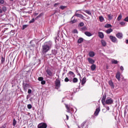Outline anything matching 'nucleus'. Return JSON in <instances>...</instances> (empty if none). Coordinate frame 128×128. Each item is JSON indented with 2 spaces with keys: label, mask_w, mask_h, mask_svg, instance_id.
Here are the masks:
<instances>
[{
  "label": "nucleus",
  "mask_w": 128,
  "mask_h": 128,
  "mask_svg": "<svg viewBox=\"0 0 128 128\" xmlns=\"http://www.w3.org/2000/svg\"><path fill=\"white\" fill-rule=\"evenodd\" d=\"M106 96H103L102 99V102L103 106H106V104H112V102H114V100L111 98H107L106 100Z\"/></svg>",
  "instance_id": "nucleus-1"
},
{
  "label": "nucleus",
  "mask_w": 128,
  "mask_h": 128,
  "mask_svg": "<svg viewBox=\"0 0 128 128\" xmlns=\"http://www.w3.org/2000/svg\"><path fill=\"white\" fill-rule=\"evenodd\" d=\"M52 42H48L46 44H44L42 46V52H48L49 50H50V48H52Z\"/></svg>",
  "instance_id": "nucleus-2"
},
{
  "label": "nucleus",
  "mask_w": 128,
  "mask_h": 128,
  "mask_svg": "<svg viewBox=\"0 0 128 128\" xmlns=\"http://www.w3.org/2000/svg\"><path fill=\"white\" fill-rule=\"evenodd\" d=\"M68 76L70 78V82H72V78H74L76 76V75L74 74V72L70 71L68 74Z\"/></svg>",
  "instance_id": "nucleus-3"
},
{
  "label": "nucleus",
  "mask_w": 128,
  "mask_h": 128,
  "mask_svg": "<svg viewBox=\"0 0 128 128\" xmlns=\"http://www.w3.org/2000/svg\"><path fill=\"white\" fill-rule=\"evenodd\" d=\"M48 128V124L44 122L40 123L38 125V128Z\"/></svg>",
  "instance_id": "nucleus-4"
},
{
  "label": "nucleus",
  "mask_w": 128,
  "mask_h": 128,
  "mask_svg": "<svg viewBox=\"0 0 128 128\" xmlns=\"http://www.w3.org/2000/svg\"><path fill=\"white\" fill-rule=\"evenodd\" d=\"M110 38L112 42H114L116 44H118V39H116V38L114 36H110Z\"/></svg>",
  "instance_id": "nucleus-5"
},
{
  "label": "nucleus",
  "mask_w": 128,
  "mask_h": 128,
  "mask_svg": "<svg viewBox=\"0 0 128 128\" xmlns=\"http://www.w3.org/2000/svg\"><path fill=\"white\" fill-rule=\"evenodd\" d=\"M56 88L58 90L60 88V82L58 80H56L55 82Z\"/></svg>",
  "instance_id": "nucleus-6"
},
{
  "label": "nucleus",
  "mask_w": 128,
  "mask_h": 128,
  "mask_svg": "<svg viewBox=\"0 0 128 128\" xmlns=\"http://www.w3.org/2000/svg\"><path fill=\"white\" fill-rule=\"evenodd\" d=\"M100 107L99 106L98 108H96V111L94 113V115L96 116H98V114H100Z\"/></svg>",
  "instance_id": "nucleus-7"
},
{
  "label": "nucleus",
  "mask_w": 128,
  "mask_h": 128,
  "mask_svg": "<svg viewBox=\"0 0 128 128\" xmlns=\"http://www.w3.org/2000/svg\"><path fill=\"white\" fill-rule=\"evenodd\" d=\"M66 108L67 112H70V110H72V108L70 106V105L66 104Z\"/></svg>",
  "instance_id": "nucleus-8"
},
{
  "label": "nucleus",
  "mask_w": 128,
  "mask_h": 128,
  "mask_svg": "<svg viewBox=\"0 0 128 128\" xmlns=\"http://www.w3.org/2000/svg\"><path fill=\"white\" fill-rule=\"evenodd\" d=\"M116 78L118 80H120V72H118L116 74Z\"/></svg>",
  "instance_id": "nucleus-9"
},
{
  "label": "nucleus",
  "mask_w": 128,
  "mask_h": 128,
  "mask_svg": "<svg viewBox=\"0 0 128 128\" xmlns=\"http://www.w3.org/2000/svg\"><path fill=\"white\" fill-rule=\"evenodd\" d=\"M108 84L111 87V88L112 90H114V82H112V81L110 80L108 82Z\"/></svg>",
  "instance_id": "nucleus-10"
},
{
  "label": "nucleus",
  "mask_w": 128,
  "mask_h": 128,
  "mask_svg": "<svg viewBox=\"0 0 128 128\" xmlns=\"http://www.w3.org/2000/svg\"><path fill=\"white\" fill-rule=\"evenodd\" d=\"M98 34L100 38H104V33L102 32H98Z\"/></svg>",
  "instance_id": "nucleus-11"
},
{
  "label": "nucleus",
  "mask_w": 128,
  "mask_h": 128,
  "mask_svg": "<svg viewBox=\"0 0 128 128\" xmlns=\"http://www.w3.org/2000/svg\"><path fill=\"white\" fill-rule=\"evenodd\" d=\"M76 16H77L78 18H82V20H84V16H82V14H75Z\"/></svg>",
  "instance_id": "nucleus-12"
},
{
  "label": "nucleus",
  "mask_w": 128,
  "mask_h": 128,
  "mask_svg": "<svg viewBox=\"0 0 128 128\" xmlns=\"http://www.w3.org/2000/svg\"><path fill=\"white\" fill-rule=\"evenodd\" d=\"M96 54L94 52H90L88 53V56H90V58H94V56H95Z\"/></svg>",
  "instance_id": "nucleus-13"
},
{
  "label": "nucleus",
  "mask_w": 128,
  "mask_h": 128,
  "mask_svg": "<svg viewBox=\"0 0 128 128\" xmlns=\"http://www.w3.org/2000/svg\"><path fill=\"white\" fill-rule=\"evenodd\" d=\"M101 44H102V46H106V40H101Z\"/></svg>",
  "instance_id": "nucleus-14"
},
{
  "label": "nucleus",
  "mask_w": 128,
  "mask_h": 128,
  "mask_svg": "<svg viewBox=\"0 0 128 128\" xmlns=\"http://www.w3.org/2000/svg\"><path fill=\"white\" fill-rule=\"evenodd\" d=\"M116 38H122V33H118L116 34Z\"/></svg>",
  "instance_id": "nucleus-15"
},
{
  "label": "nucleus",
  "mask_w": 128,
  "mask_h": 128,
  "mask_svg": "<svg viewBox=\"0 0 128 128\" xmlns=\"http://www.w3.org/2000/svg\"><path fill=\"white\" fill-rule=\"evenodd\" d=\"M88 62L91 64H94V60H92V58H88Z\"/></svg>",
  "instance_id": "nucleus-16"
},
{
  "label": "nucleus",
  "mask_w": 128,
  "mask_h": 128,
  "mask_svg": "<svg viewBox=\"0 0 128 128\" xmlns=\"http://www.w3.org/2000/svg\"><path fill=\"white\" fill-rule=\"evenodd\" d=\"M86 77H84L82 80V86H84V84H86Z\"/></svg>",
  "instance_id": "nucleus-17"
},
{
  "label": "nucleus",
  "mask_w": 128,
  "mask_h": 128,
  "mask_svg": "<svg viewBox=\"0 0 128 128\" xmlns=\"http://www.w3.org/2000/svg\"><path fill=\"white\" fill-rule=\"evenodd\" d=\"M84 34L87 36H92V33H90V32H84Z\"/></svg>",
  "instance_id": "nucleus-18"
},
{
  "label": "nucleus",
  "mask_w": 128,
  "mask_h": 128,
  "mask_svg": "<svg viewBox=\"0 0 128 128\" xmlns=\"http://www.w3.org/2000/svg\"><path fill=\"white\" fill-rule=\"evenodd\" d=\"M28 88V84H26L23 86V88H24V90H25V92H26Z\"/></svg>",
  "instance_id": "nucleus-19"
},
{
  "label": "nucleus",
  "mask_w": 128,
  "mask_h": 128,
  "mask_svg": "<svg viewBox=\"0 0 128 128\" xmlns=\"http://www.w3.org/2000/svg\"><path fill=\"white\" fill-rule=\"evenodd\" d=\"M122 14H120L117 18V20L118 22H120V20H122Z\"/></svg>",
  "instance_id": "nucleus-20"
},
{
  "label": "nucleus",
  "mask_w": 128,
  "mask_h": 128,
  "mask_svg": "<svg viewBox=\"0 0 128 128\" xmlns=\"http://www.w3.org/2000/svg\"><path fill=\"white\" fill-rule=\"evenodd\" d=\"M96 68V64H93L91 66V70H94Z\"/></svg>",
  "instance_id": "nucleus-21"
},
{
  "label": "nucleus",
  "mask_w": 128,
  "mask_h": 128,
  "mask_svg": "<svg viewBox=\"0 0 128 128\" xmlns=\"http://www.w3.org/2000/svg\"><path fill=\"white\" fill-rule=\"evenodd\" d=\"M99 20H100V22H102L104 20V18L102 16H99Z\"/></svg>",
  "instance_id": "nucleus-22"
},
{
  "label": "nucleus",
  "mask_w": 128,
  "mask_h": 128,
  "mask_svg": "<svg viewBox=\"0 0 128 128\" xmlns=\"http://www.w3.org/2000/svg\"><path fill=\"white\" fill-rule=\"evenodd\" d=\"M112 32V28H109L108 30H107L106 31V34H110V32Z\"/></svg>",
  "instance_id": "nucleus-23"
},
{
  "label": "nucleus",
  "mask_w": 128,
  "mask_h": 128,
  "mask_svg": "<svg viewBox=\"0 0 128 128\" xmlns=\"http://www.w3.org/2000/svg\"><path fill=\"white\" fill-rule=\"evenodd\" d=\"M111 62L112 64H118V60H116L113 59L111 60Z\"/></svg>",
  "instance_id": "nucleus-24"
},
{
  "label": "nucleus",
  "mask_w": 128,
  "mask_h": 128,
  "mask_svg": "<svg viewBox=\"0 0 128 128\" xmlns=\"http://www.w3.org/2000/svg\"><path fill=\"white\" fill-rule=\"evenodd\" d=\"M108 20H112V17L114 16L112 15V14H108Z\"/></svg>",
  "instance_id": "nucleus-25"
},
{
  "label": "nucleus",
  "mask_w": 128,
  "mask_h": 128,
  "mask_svg": "<svg viewBox=\"0 0 128 128\" xmlns=\"http://www.w3.org/2000/svg\"><path fill=\"white\" fill-rule=\"evenodd\" d=\"M46 72H47L48 74V76H52V72H50V70H48L46 71Z\"/></svg>",
  "instance_id": "nucleus-26"
},
{
  "label": "nucleus",
  "mask_w": 128,
  "mask_h": 128,
  "mask_svg": "<svg viewBox=\"0 0 128 128\" xmlns=\"http://www.w3.org/2000/svg\"><path fill=\"white\" fill-rule=\"evenodd\" d=\"M85 12H86V14H89V16H92V12H90V11L88 10H86Z\"/></svg>",
  "instance_id": "nucleus-27"
},
{
  "label": "nucleus",
  "mask_w": 128,
  "mask_h": 128,
  "mask_svg": "<svg viewBox=\"0 0 128 128\" xmlns=\"http://www.w3.org/2000/svg\"><path fill=\"white\" fill-rule=\"evenodd\" d=\"M6 60V59L4 57H2L1 58V64H4V62Z\"/></svg>",
  "instance_id": "nucleus-28"
},
{
  "label": "nucleus",
  "mask_w": 128,
  "mask_h": 128,
  "mask_svg": "<svg viewBox=\"0 0 128 128\" xmlns=\"http://www.w3.org/2000/svg\"><path fill=\"white\" fill-rule=\"evenodd\" d=\"M112 25L110 24H106L105 25L104 28H112Z\"/></svg>",
  "instance_id": "nucleus-29"
},
{
  "label": "nucleus",
  "mask_w": 128,
  "mask_h": 128,
  "mask_svg": "<svg viewBox=\"0 0 128 128\" xmlns=\"http://www.w3.org/2000/svg\"><path fill=\"white\" fill-rule=\"evenodd\" d=\"M82 42H84V39L82 38H80L78 41V44H81Z\"/></svg>",
  "instance_id": "nucleus-30"
},
{
  "label": "nucleus",
  "mask_w": 128,
  "mask_h": 128,
  "mask_svg": "<svg viewBox=\"0 0 128 128\" xmlns=\"http://www.w3.org/2000/svg\"><path fill=\"white\" fill-rule=\"evenodd\" d=\"M78 78H74L72 80V82L74 83L78 82Z\"/></svg>",
  "instance_id": "nucleus-31"
},
{
  "label": "nucleus",
  "mask_w": 128,
  "mask_h": 128,
  "mask_svg": "<svg viewBox=\"0 0 128 128\" xmlns=\"http://www.w3.org/2000/svg\"><path fill=\"white\" fill-rule=\"evenodd\" d=\"M78 22V20L76 19H74L72 20L70 22L71 24H76Z\"/></svg>",
  "instance_id": "nucleus-32"
},
{
  "label": "nucleus",
  "mask_w": 128,
  "mask_h": 128,
  "mask_svg": "<svg viewBox=\"0 0 128 128\" xmlns=\"http://www.w3.org/2000/svg\"><path fill=\"white\" fill-rule=\"evenodd\" d=\"M27 108H28L29 110H30V108H32V104H28L27 106Z\"/></svg>",
  "instance_id": "nucleus-33"
},
{
  "label": "nucleus",
  "mask_w": 128,
  "mask_h": 128,
  "mask_svg": "<svg viewBox=\"0 0 128 128\" xmlns=\"http://www.w3.org/2000/svg\"><path fill=\"white\" fill-rule=\"evenodd\" d=\"M27 26H28V24L23 25L22 30H24L25 28H26Z\"/></svg>",
  "instance_id": "nucleus-34"
},
{
  "label": "nucleus",
  "mask_w": 128,
  "mask_h": 128,
  "mask_svg": "<svg viewBox=\"0 0 128 128\" xmlns=\"http://www.w3.org/2000/svg\"><path fill=\"white\" fill-rule=\"evenodd\" d=\"M70 78L68 79V78H66L64 79V82H70Z\"/></svg>",
  "instance_id": "nucleus-35"
},
{
  "label": "nucleus",
  "mask_w": 128,
  "mask_h": 128,
  "mask_svg": "<svg viewBox=\"0 0 128 128\" xmlns=\"http://www.w3.org/2000/svg\"><path fill=\"white\" fill-rule=\"evenodd\" d=\"M16 124V119H14L13 120V126H14Z\"/></svg>",
  "instance_id": "nucleus-36"
},
{
  "label": "nucleus",
  "mask_w": 128,
  "mask_h": 128,
  "mask_svg": "<svg viewBox=\"0 0 128 128\" xmlns=\"http://www.w3.org/2000/svg\"><path fill=\"white\" fill-rule=\"evenodd\" d=\"M38 80L40 81V82H42V80H44V78L42 77H39L38 78Z\"/></svg>",
  "instance_id": "nucleus-37"
},
{
  "label": "nucleus",
  "mask_w": 128,
  "mask_h": 128,
  "mask_svg": "<svg viewBox=\"0 0 128 128\" xmlns=\"http://www.w3.org/2000/svg\"><path fill=\"white\" fill-rule=\"evenodd\" d=\"M66 8V6H60V8L61 10H64V8Z\"/></svg>",
  "instance_id": "nucleus-38"
},
{
  "label": "nucleus",
  "mask_w": 128,
  "mask_h": 128,
  "mask_svg": "<svg viewBox=\"0 0 128 128\" xmlns=\"http://www.w3.org/2000/svg\"><path fill=\"white\" fill-rule=\"evenodd\" d=\"M82 30H88V28L86 26H84L82 28Z\"/></svg>",
  "instance_id": "nucleus-39"
},
{
  "label": "nucleus",
  "mask_w": 128,
  "mask_h": 128,
  "mask_svg": "<svg viewBox=\"0 0 128 128\" xmlns=\"http://www.w3.org/2000/svg\"><path fill=\"white\" fill-rule=\"evenodd\" d=\"M115 88H116V90H118V88H120V86H118V84H116Z\"/></svg>",
  "instance_id": "nucleus-40"
},
{
  "label": "nucleus",
  "mask_w": 128,
  "mask_h": 128,
  "mask_svg": "<svg viewBox=\"0 0 128 128\" xmlns=\"http://www.w3.org/2000/svg\"><path fill=\"white\" fill-rule=\"evenodd\" d=\"M30 24H32V22H34V18H32L31 20L29 22Z\"/></svg>",
  "instance_id": "nucleus-41"
},
{
  "label": "nucleus",
  "mask_w": 128,
  "mask_h": 128,
  "mask_svg": "<svg viewBox=\"0 0 128 128\" xmlns=\"http://www.w3.org/2000/svg\"><path fill=\"white\" fill-rule=\"evenodd\" d=\"M2 8V10L4 12H6V6H3Z\"/></svg>",
  "instance_id": "nucleus-42"
},
{
  "label": "nucleus",
  "mask_w": 128,
  "mask_h": 128,
  "mask_svg": "<svg viewBox=\"0 0 128 128\" xmlns=\"http://www.w3.org/2000/svg\"><path fill=\"white\" fill-rule=\"evenodd\" d=\"M84 22H80L79 24L80 26H84Z\"/></svg>",
  "instance_id": "nucleus-43"
},
{
  "label": "nucleus",
  "mask_w": 128,
  "mask_h": 128,
  "mask_svg": "<svg viewBox=\"0 0 128 128\" xmlns=\"http://www.w3.org/2000/svg\"><path fill=\"white\" fill-rule=\"evenodd\" d=\"M104 108H106L107 110H110V107L108 106H104Z\"/></svg>",
  "instance_id": "nucleus-44"
},
{
  "label": "nucleus",
  "mask_w": 128,
  "mask_h": 128,
  "mask_svg": "<svg viewBox=\"0 0 128 128\" xmlns=\"http://www.w3.org/2000/svg\"><path fill=\"white\" fill-rule=\"evenodd\" d=\"M120 24L121 26H124L126 24V22H120Z\"/></svg>",
  "instance_id": "nucleus-45"
},
{
  "label": "nucleus",
  "mask_w": 128,
  "mask_h": 128,
  "mask_svg": "<svg viewBox=\"0 0 128 128\" xmlns=\"http://www.w3.org/2000/svg\"><path fill=\"white\" fill-rule=\"evenodd\" d=\"M41 84H46V81L42 80V81H41Z\"/></svg>",
  "instance_id": "nucleus-46"
},
{
  "label": "nucleus",
  "mask_w": 128,
  "mask_h": 128,
  "mask_svg": "<svg viewBox=\"0 0 128 128\" xmlns=\"http://www.w3.org/2000/svg\"><path fill=\"white\" fill-rule=\"evenodd\" d=\"M124 20L125 22H128V16L124 18Z\"/></svg>",
  "instance_id": "nucleus-47"
},
{
  "label": "nucleus",
  "mask_w": 128,
  "mask_h": 128,
  "mask_svg": "<svg viewBox=\"0 0 128 128\" xmlns=\"http://www.w3.org/2000/svg\"><path fill=\"white\" fill-rule=\"evenodd\" d=\"M120 69L121 70L124 71V66H121L120 67Z\"/></svg>",
  "instance_id": "nucleus-48"
},
{
  "label": "nucleus",
  "mask_w": 128,
  "mask_h": 128,
  "mask_svg": "<svg viewBox=\"0 0 128 128\" xmlns=\"http://www.w3.org/2000/svg\"><path fill=\"white\" fill-rule=\"evenodd\" d=\"M4 0H0V4H4Z\"/></svg>",
  "instance_id": "nucleus-49"
},
{
  "label": "nucleus",
  "mask_w": 128,
  "mask_h": 128,
  "mask_svg": "<svg viewBox=\"0 0 128 128\" xmlns=\"http://www.w3.org/2000/svg\"><path fill=\"white\" fill-rule=\"evenodd\" d=\"M28 94H32V90L29 89L28 90Z\"/></svg>",
  "instance_id": "nucleus-50"
},
{
  "label": "nucleus",
  "mask_w": 128,
  "mask_h": 128,
  "mask_svg": "<svg viewBox=\"0 0 128 128\" xmlns=\"http://www.w3.org/2000/svg\"><path fill=\"white\" fill-rule=\"evenodd\" d=\"M84 124H86V122H84L82 124H81V126L83 127Z\"/></svg>",
  "instance_id": "nucleus-51"
},
{
  "label": "nucleus",
  "mask_w": 128,
  "mask_h": 128,
  "mask_svg": "<svg viewBox=\"0 0 128 128\" xmlns=\"http://www.w3.org/2000/svg\"><path fill=\"white\" fill-rule=\"evenodd\" d=\"M74 32L75 34H78V30H74Z\"/></svg>",
  "instance_id": "nucleus-52"
},
{
  "label": "nucleus",
  "mask_w": 128,
  "mask_h": 128,
  "mask_svg": "<svg viewBox=\"0 0 128 128\" xmlns=\"http://www.w3.org/2000/svg\"><path fill=\"white\" fill-rule=\"evenodd\" d=\"M0 14H2V10L0 9Z\"/></svg>",
  "instance_id": "nucleus-53"
},
{
  "label": "nucleus",
  "mask_w": 128,
  "mask_h": 128,
  "mask_svg": "<svg viewBox=\"0 0 128 128\" xmlns=\"http://www.w3.org/2000/svg\"><path fill=\"white\" fill-rule=\"evenodd\" d=\"M66 120H68V115H66Z\"/></svg>",
  "instance_id": "nucleus-54"
},
{
  "label": "nucleus",
  "mask_w": 128,
  "mask_h": 128,
  "mask_svg": "<svg viewBox=\"0 0 128 128\" xmlns=\"http://www.w3.org/2000/svg\"><path fill=\"white\" fill-rule=\"evenodd\" d=\"M126 44H128V40H126Z\"/></svg>",
  "instance_id": "nucleus-55"
},
{
  "label": "nucleus",
  "mask_w": 128,
  "mask_h": 128,
  "mask_svg": "<svg viewBox=\"0 0 128 128\" xmlns=\"http://www.w3.org/2000/svg\"><path fill=\"white\" fill-rule=\"evenodd\" d=\"M58 4H54V6H58Z\"/></svg>",
  "instance_id": "nucleus-56"
},
{
  "label": "nucleus",
  "mask_w": 128,
  "mask_h": 128,
  "mask_svg": "<svg viewBox=\"0 0 128 128\" xmlns=\"http://www.w3.org/2000/svg\"><path fill=\"white\" fill-rule=\"evenodd\" d=\"M104 109H103V110H102V112H104Z\"/></svg>",
  "instance_id": "nucleus-57"
},
{
  "label": "nucleus",
  "mask_w": 128,
  "mask_h": 128,
  "mask_svg": "<svg viewBox=\"0 0 128 128\" xmlns=\"http://www.w3.org/2000/svg\"><path fill=\"white\" fill-rule=\"evenodd\" d=\"M38 18V16H37V18Z\"/></svg>",
  "instance_id": "nucleus-58"
}]
</instances>
